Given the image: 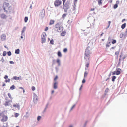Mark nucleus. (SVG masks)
Listing matches in <instances>:
<instances>
[{
    "mask_svg": "<svg viewBox=\"0 0 127 127\" xmlns=\"http://www.w3.org/2000/svg\"><path fill=\"white\" fill-rule=\"evenodd\" d=\"M89 63H87L86 65V67H87V68H88L89 67Z\"/></svg>",
    "mask_w": 127,
    "mask_h": 127,
    "instance_id": "obj_45",
    "label": "nucleus"
},
{
    "mask_svg": "<svg viewBox=\"0 0 127 127\" xmlns=\"http://www.w3.org/2000/svg\"><path fill=\"white\" fill-rule=\"evenodd\" d=\"M41 117L40 116H39L37 117V120L38 121H39L41 119Z\"/></svg>",
    "mask_w": 127,
    "mask_h": 127,
    "instance_id": "obj_38",
    "label": "nucleus"
},
{
    "mask_svg": "<svg viewBox=\"0 0 127 127\" xmlns=\"http://www.w3.org/2000/svg\"><path fill=\"white\" fill-rule=\"evenodd\" d=\"M58 82H55L54 84V89H57V88Z\"/></svg>",
    "mask_w": 127,
    "mask_h": 127,
    "instance_id": "obj_13",
    "label": "nucleus"
},
{
    "mask_svg": "<svg viewBox=\"0 0 127 127\" xmlns=\"http://www.w3.org/2000/svg\"><path fill=\"white\" fill-rule=\"evenodd\" d=\"M13 107H15V108H17L18 109L20 108V105L18 104H14L13 105Z\"/></svg>",
    "mask_w": 127,
    "mask_h": 127,
    "instance_id": "obj_11",
    "label": "nucleus"
},
{
    "mask_svg": "<svg viewBox=\"0 0 127 127\" xmlns=\"http://www.w3.org/2000/svg\"><path fill=\"white\" fill-rule=\"evenodd\" d=\"M64 28L63 26H60L57 29V31L59 32H61L63 30Z\"/></svg>",
    "mask_w": 127,
    "mask_h": 127,
    "instance_id": "obj_8",
    "label": "nucleus"
},
{
    "mask_svg": "<svg viewBox=\"0 0 127 127\" xmlns=\"http://www.w3.org/2000/svg\"><path fill=\"white\" fill-rule=\"evenodd\" d=\"M126 23H125L122 24L121 26V27L122 29H124L126 27Z\"/></svg>",
    "mask_w": 127,
    "mask_h": 127,
    "instance_id": "obj_19",
    "label": "nucleus"
},
{
    "mask_svg": "<svg viewBox=\"0 0 127 127\" xmlns=\"http://www.w3.org/2000/svg\"><path fill=\"white\" fill-rule=\"evenodd\" d=\"M6 86V84L4 83H3L2 85V86L4 87Z\"/></svg>",
    "mask_w": 127,
    "mask_h": 127,
    "instance_id": "obj_54",
    "label": "nucleus"
},
{
    "mask_svg": "<svg viewBox=\"0 0 127 127\" xmlns=\"http://www.w3.org/2000/svg\"><path fill=\"white\" fill-rule=\"evenodd\" d=\"M6 51H4L3 53V56H5L6 55Z\"/></svg>",
    "mask_w": 127,
    "mask_h": 127,
    "instance_id": "obj_40",
    "label": "nucleus"
},
{
    "mask_svg": "<svg viewBox=\"0 0 127 127\" xmlns=\"http://www.w3.org/2000/svg\"><path fill=\"white\" fill-rule=\"evenodd\" d=\"M95 10V8H91L90 9V11H94Z\"/></svg>",
    "mask_w": 127,
    "mask_h": 127,
    "instance_id": "obj_52",
    "label": "nucleus"
},
{
    "mask_svg": "<svg viewBox=\"0 0 127 127\" xmlns=\"http://www.w3.org/2000/svg\"><path fill=\"white\" fill-rule=\"evenodd\" d=\"M62 3V1L60 0H56L54 2V5L55 7H59Z\"/></svg>",
    "mask_w": 127,
    "mask_h": 127,
    "instance_id": "obj_4",
    "label": "nucleus"
},
{
    "mask_svg": "<svg viewBox=\"0 0 127 127\" xmlns=\"http://www.w3.org/2000/svg\"><path fill=\"white\" fill-rule=\"evenodd\" d=\"M8 95L10 98V99L11 100L13 98L11 96V94L10 93H9L8 94Z\"/></svg>",
    "mask_w": 127,
    "mask_h": 127,
    "instance_id": "obj_25",
    "label": "nucleus"
},
{
    "mask_svg": "<svg viewBox=\"0 0 127 127\" xmlns=\"http://www.w3.org/2000/svg\"><path fill=\"white\" fill-rule=\"evenodd\" d=\"M4 78L6 80L7 79H8V77L7 75H5V76Z\"/></svg>",
    "mask_w": 127,
    "mask_h": 127,
    "instance_id": "obj_48",
    "label": "nucleus"
},
{
    "mask_svg": "<svg viewBox=\"0 0 127 127\" xmlns=\"http://www.w3.org/2000/svg\"><path fill=\"white\" fill-rule=\"evenodd\" d=\"M32 91H34L35 90V87L32 86Z\"/></svg>",
    "mask_w": 127,
    "mask_h": 127,
    "instance_id": "obj_36",
    "label": "nucleus"
},
{
    "mask_svg": "<svg viewBox=\"0 0 127 127\" xmlns=\"http://www.w3.org/2000/svg\"><path fill=\"white\" fill-rule=\"evenodd\" d=\"M24 20L25 22H26L28 20V17H25Z\"/></svg>",
    "mask_w": 127,
    "mask_h": 127,
    "instance_id": "obj_26",
    "label": "nucleus"
},
{
    "mask_svg": "<svg viewBox=\"0 0 127 127\" xmlns=\"http://www.w3.org/2000/svg\"><path fill=\"white\" fill-rule=\"evenodd\" d=\"M125 33L126 34H127V28L126 29V31L125 32Z\"/></svg>",
    "mask_w": 127,
    "mask_h": 127,
    "instance_id": "obj_58",
    "label": "nucleus"
},
{
    "mask_svg": "<svg viewBox=\"0 0 127 127\" xmlns=\"http://www.w3.org/2000/svg\"><path fill=\"white\" fill-rule=\"evenodd\" d=\"M54 23V20H51L50 21V22L49 23V25H51Z\"/></svg>",
    "mask_w": 127,
    "mask_h": 127,
    "instance_id": "obj_14",
    "label": "nucleus"
},
{
    "mask_svg": "<svg viewBox=\"0 0 127 127\" xmlns=\"http://www.w3.org/2000/svg\"><path fill=\"white\" fill-rule=\"evenodd\" d=\"M111 45L110 42H109L108 43L106 44V47L107 48L110 46Z\"/></svg>",
    "mask_w": 127,
    "mask_h": 127,
    "instance_id": "obj_21",
    "label": "nucleus"
},
{
    "mask_svg": "<svg viewBox=\"0 0 127 127\" xmlns=\"http://www.w3.org/2000/svg\"><path fill=\"white\" fill-rule=\"evenodd\" d=\"M88 75V73L87 72H85L84 75V78L85 77H86Z\"/></svg>",
    "mask_w": 127,
    "mask_h": 127,
    "instance_id": "obj_31",
    "label": "nucleus"
},
{
    "mask_svg": "<svg viewBox=\"0 0 127 127\" xmlns=\"http://www.w3.org/2000/svg\"><path fill=\"white\" fill-rule=\"evenodd\" d=\"M112 43L113 44H114V43H116V41L115 40H112Z\"/></svg>",
    "mask_w": 127,
    "mask_h": 127,
    "instance_id": "obj_32",
    "label": "nucleus"
},
{
    "mask_svg": "<svg viewBox=\"0 0 127 127\" xmlns=\"http://www.w3.org/2000/svg\"><path fill=\"white\" fill-rule=\"evenodd\" d=\"M63 1V4L64 5V4L66 2V0H62Z\"/></svg>",
    "mask_w": 127,
    "mask_h": 127,
    "instance_id": "obj_47",
    "label": "nucleus"
},
{
    "mask_svg": "<svg viewBox=\"0 0 127 127\" xmlns=\"http://www.w3.org/2000/svg\"><path fill=\"white\" fill-rule=\"evenodd\" d=\"M11 80L9 78L8 79H6L5 80V82L7 83V82H9L10 81V80Z\"/></svg>",
    "mask_w": 127,
    "mask_h": 127,
    "instance_id": "obj_30",
    "label": "nucleus"
},
{
    "mask_svg": "<svg viewBox=\"0 0 127 127\" xmlns=\"http://www.w3.org/2000/svg\"><path fill=\"white\" fill-rule=\"evenodd\" d=\"M91 53V52H90L88 48L86 49L85 51L84 59H88L89 60L90 56V55Z\"/></svg>",
    "mask_w": 127,
    "mask_h": 127,
    "instance_id": "obj_3",
    "label": "nucleus"
},
{
    "mask_svg": "<svg viewBox=\"0 0 127 127\" xmlns=\"http://www.w3.org/2000/svg\"><path fill=\"white\" fill-rule=\"evenodd\" d=\"M121 55H120V58L119 59V62L118 63V64H117L118 67H119V66H120V62H121L120 57H121Z\"/></svg>",
    "mask_w": 127,
    "mask_h": 127,
    "instance_id": "obj_15",
    "label": "nucleus"
},
{
    "mask_svg": "<svg viewBox=\"0 0 127 127\" xmlns=\"http://www.w3.org/2000/svg\"><path fill=\"white\" fill-rule=\"evenodd\" d=\"M4 112L3 111L0 112V119L3 122H6L8 119L7 116L4 114Z\"/></svg>",
    "mask_w": 127,
    "mask_h": 127,
    "instance_id": "obj_1",
    "label": "nucleus"
},
{
    "mask_svg": "<svg viewBox=\"0 0 127 127\" xmlns=\"http://www.w3.org/2000/svg\"><path fill=\"white\" fill-rule=\"evenodd\" d=\"M111 23V22L110 21H108V23H109L108 27L110 25V24Z\"/></svg>",
    "mask_w": 127,
    "mask_h": 127,
    "instance_id": "obj_56",
    "label": "nucleus"
},
{
    "mask_svg": "<svg viewBox=\"0 0 127 127\" xmlns=\"http://www.w3.org/2000/svg\"><path fill=\"white\" fill-rule=\"evenodd\" d=\"M116 74L118 75L120 74L121 72V70L120 68L116 69Z\"/></svg>",
    "mask_w": 127,
    "mask_h": 127,
    "instance_id": "obj_7",
    "label": "nucleus"
},
{
    "mask_svg": "<svg viewBox=\"0 0 127 127\" xmlns=\"http://www.w3.org/2000/svg\"><path fill=\"white\" fill-rule=\"evenodd\" d=\"M54 92V90H52V93L53 94Z\"/></svg>",
    "mask_w": 127,
    "mask_h": 127,
    "instance_id": "obj_62",
    "label": "nucleus"
},
{
    "mask_svg": "<svg viewBox=\"0 0 127 127\" xmlns=\"http://www.w3.org/2000/svg\"><path fill=\"white\" fill-rule=\"evenodd\" d=\"M14 115H15V117H16L19 115V113H15V114H14Z\"/></svg>",
    "mask_w": 127,
    "mask_h": 127,
    "instance_id": "obj_34",
    "label": "nucleus"
},
{
    "mask_svg": "<svg viewBox=\"0 0 127 127\" xmlns=\"http://www.w3.org/2000/svg\"><path fill=\"white\" fill-rule=\"evenodd\" d=\"M107 0V1L109 0V1L108 2H110L111 3L112 2V0Z\"/></svg>",
    "mask_w": 127,
    "mask_h": 127,
    "instance_id": "obj_51",
    "label": "nucleus"
},
{
    "mask_svg": "<svg viewBox=\"0 0 127 127\" xmlns=\"http://www.w3.org/2000/svg\"><path fill=\"white\" fill-rule=\"evenodd\" d=\"M57 55L59 57H61L62 56V54L60 51H58V52Z\"/></svg>",
    "mask_w": 127,
    "mask_h": 127,
    "instance_id": "obj_18",
    "label": "nucleus"
},
{
    "mask_svg": "<svg viewBox=\"0 0 127 127\" xmlns=\"http://www.w3.org/2000/svg\"><path fill=\"white\" fill-rule=\"evenodd\" d=\"M69 8V6L68 3H64V5H63V8L65 12V10H67Z\"/></svg>",
    "mask_w": 127,
    "mask_h": 127,
    "instance_id": "obj_6",
    "label": "nucleus"
},
{
    "mask_svg": "<svg viewBox=\"0 0 127 127\" xmlns=\"http://www.w3.org/2000/svg\"><path fill=\"white\" fill-rule=\"evenodd\" d=\"M60 26V24L59 23H58L56 24L55 25V28H56L57 29V28H58Z\"/></svg>",
    "mask_w": 127,
    "mask_h": 127,
    "instance_id": "obj_17",
    "label": "nucleus"
},
{
    "mask_svg": "<svg viewBox=\"0 0 127 127\" xmlns=\"http://www.w3.org/2000/svg\"><path fill=\"white\" fill-rule=\"evenodd\" d=\"M58 78V76H57V75H56L55 76V77L54 78V81H56L57 79Z\"/></svg>",
    "mask_w": 127,
    "mask_h": 127,
    "instance_id": "obj_41",
    "label": "nucleus"
},
{
    "mask_svg": "<svg viewBox=\"0 0 127 127\" xmlns=\"http://www.w3.org/2000/svg\"><path fill=\"white\" fill-rule=\"evenodd\" d=\"M125 19H123L122 21V22H124V21H125Z\"/></svg>",
    "mask_w": 127,
    "mask_h": 127,
    "instance_id": "obj_57",
    "label": "nucleus"
},
{
    "mask_svg": "<svg viewBox=\"0 0 127 127\" xmlns=\"http://www.w3.org/2000/svg\"><path fill=\"white\" fill-rule=\"evenodd\" d=\"M33 101L35 103H36L38 101V96L37 95H35L34 96Z\"/></svg>",
    "mask_w": 127,
    "mask_h": 127,
    "instance_id": "obj_10",
    "label": "nucleus"
},
{
    "mask_svg": "<svg viewBox=\"0 0 127 127\" xmlns=\"http://www.w3.org/2000/svg\"><path fill=\"white\" fill-rule=\"evenodd\" d=\"M75 106V105H74L72 106V107H71V110H72L73 108H74Z\"/></svg>",
    "mask_w": 127,
    "mask_h": 127,
    "instance_id": "obj_53",
    "label": "nucleus"
},
{
    "mask_svg": "<svg viewBox=\"0 0 127 127\" xmlns=\"http://www.w3.org/2000/svg\"><path fill=\"white\" fill-rule=\"evenodd\" d=\"M26 29V27H24L23 28V30L22 31V33H23L24 32V31H25Z\"/></svg>",
    "mask_w": 127,
    "mask_h": 127,
    "instance_id": "obj_33",
    "label": "nucleus"
},
{
    "mask_svg": "<svg viewBox=\"0 0 127 127\" xmlns=\"http://www.w3.org/2000/svg\"><path fill=\"white\" fill-rule=\"evenodd\" d=\"M115 46L112 47L111 48V49H114L115 48Z\"/></svg>",
    "mask_w": 127,
    "mask_h": 127,
    "instance_id": "obj_55",
    "label": "nucleus"
},
{
    "mask_svg": "<svg viewBox=\"0 0 127 127\" xmlns=\"http://www.w3.org/2000/svg\"><path fill=\"white\" fill-rule=\"evenodd\" d=\"M66 33V32L65 31H63L62 32L61 35L62 36H64L65 35Z\"/></svg>",
    "mask_w": 127,
    "mask_h": 127,
    "instance_id": "obj_16",
    "label": "nucleus"
},
{
    "mask_svg": "<svg viewBox=\"0 0 127 127\" xmlns=\"http://www.w3.org/2000/svg\"><path fill=\"white\" fill-rule=\"evenodd\" d=\"M2 127H7L6 126H3Z\"/></svg>",
    "mask_w": 127,
    "mask_h": 127,
    "instance_id": "obj_64",
    "label": "nucleus"
},
{
    "mask_svg": "<svg viewBox=\"0 0 127 127\" xmlns=\"http://www.w3.org/2000/svg\"><path fill=\"white\" fill-rule=\"evenodd\" d=\"M15 87L14 86V85H13L12 86H11L10 88V89L11 90H13L14 89Z\"/></svg>",
    "mask_w": 127,
    "mask_h": 127,
    "instance_id": "obj_27",
    "label": "nucleus"
},
{
    "mask_svg": "<svg viewBox=\"0 0 127 127\" xmlns=\"http://www.w3.org/2000/svg\"><path fill=\"white\" fill-rule=\"evenodd\" d=\"M67 14H63L62 16V18L63 19H64L65 17H66Z\"/></svg>",
    "mask_w": 127,
    "mask_h": 127,
    "instance_id": "obj_23",
    "label": "nucleus"
},
{
    "mask_svg": "<svg viewBox=\"0 0 127 127\" xmlns=\"http://www.w3.org/2000/svg\"><path fill=\"white\" fill-rule=\"evenodd\" d=\"M122 36H121V35H120V37L121 38L122 36H123V34H122L121 35Z\"/></svg>",
    "mask_w": 127,
    "mask_h": 127,
    "instance_id": "obj_60",
    "label": "nucleus"
},
{
    "mask_svg": "<svg viewBox=\"0 0 127 127\" xmlns=\"http://www.w3.org/2000/svg\"><path fill=\"white\" fill-rule=\"evenodd\" d=\"M15 53L17 54H19V49L16 50L15 51Z\"/></svg>",
    "mask_w": 127,
    "mask_h": 127,
    "instance_id": "obj_22",
    "label": "nucleus"
},
{
    "mask_svg": "<svg viewBox=\"0 0 127 127\" xmlns=\"http://www.w3.org/2000/svg\"><path fill=\"white\" fill-rule=\"evenodd\" d=\"M57 62L58 63L59 65H60V60L59 59H58L57 60Z\"/></svg>",
    "mask_w": 127,
    "mask_h": 127,
    "instance_id": "obj_29",
    "label": "nucleus"
},
{
    "mask_svg": "<svg viewBox=\"0 0 127 127\" xmlns=\"http://www.w3.org/2000/svg\"><path fill=\"white\" fill-rule=\"evenodd\" d=\"M109 79V78H106V81H107Z\"/></svg>",
    "mask_w": 127,
    "mask_h": 127,
    "instance_id": "obj_63",
    "label": "nucleus"
},
{
    "mask_svg": "<svg viewBox=\"0 0 127 127\" xmlns=\"http://www.w3.org/2000/svg\"><path fill=\"white\" fill-rule=\"evenodd\" d=\"M119 52L118 51H116L115 53V54L117 55V57L119 54Z\"/></svg>",
    "mask_w": 127,
    "mask_h": 127,
    "instance_id": "obj_28",
    "label": "nucleus"
},
{
    "mask_svg": "<svg viewBox=\"0 0 127 127\" xmlns=\"http://www.w3.org/2000/svg\"><path fill=\"white\" fill-rule=\"evenodd\" d=\"M116 77L115 76H114L112 77V81L113 82H114L115 81V80L116 79Z\"/></svg>",
    "mask_w": 127,
    "mask_h": 127,
    "instance_id": "obj_24",
    "label": "nucleus"
},
{
    "mask_svg": "<svg viewBox=\"0 0 127 127\" xmlns=\"http://www.w3.org/2000/svg\"><path fill=\"white\" fill-rule=\"evenodd\" d=\"M54 41L53 40H52L50 41V42L52 44H54Z\"/></svg>",
    "mask_w": 127,
    "mask_h": 127,
    "instance_id": "obj_42",
    "label": "nucleus"
},
{
    "mask_svg": "<svg viewBox=\"0 0 127 127\" xmlns=\"http://www.w3.org/2000/svg\"><path fill=\"white\" fill-rule=\"evenodd\" d=\"M102 0H98V2L99 5H101L102 4Z\"/></svg>",
    "mask_w": 127,
    "mask_h": 127,
    "instance_id": "obj_20",
    "label": "nucleus"
},
{
    "mask_svg": "<svg viewBox=\"0 0 127 127\" xmlns=\"http://www.w3.org/2000/svg\"><path fill=\"white\" fill-rule=\"evenodd\" d=\"M63 51L64 52H66L67 51V49L66 48H65L63 50Z\"/></svg>",
    "mask_w": 127,
    "mask_h": 127,
    "instance_id": "obj_44",
    "label": "nucleus"
},
{
    "mask_svg": "<svg viewBox=\"0 0 127 127\" xmlns=\"http://www.w3.org/2000/svg\"><path fill=\"white\" fill-rule=\"evenodd\" d=\"M126 57V56H124L123 57V59H125Z\"/></svg>",
    "mask_w": 127,
    "mask_h": 127,
    "instance_id": "obj_61",
    "label": "nucleus"
},
{
    "mask_svg": "<svg viewBox=\"0 0 127 127\" xmlns=\"http://www.w3.org/2000/svg\"><path fill=\"white\" fill-rule=\"evenodd\" d=\"M19 88L22 89H23V93H24V92H25V91L23 88L22 87H19Z\"/></svg>",
    "mask_w": 127,
    "mask_h": 127,
    "instance_id": "obj_43",
    "label": "nucleus"
},
{
    "mask_svg": "<svg viewBox=\"0 0 127 127\" xmlns=\"http://www.w3.org/2000/svg\"><path fill=\"white\" fill-rule=\"evenodd\" d=\"M48 30V27H46L45 29V31H47Z\"/></svg>",
    "mask_w": 127,
    "mask_h": 127,
    "instance_id": "obj_46",
    "label": "nucleus"
},
{
    "mask_svg": "<svg viewBox=\"0 0 127 127\" xmlns=\"http://www.w3.org/2000/svg\"><path fill=\"white\" fill-rule=\"evenodd\" d=\"M117 7H118L117 4H116L114 5L113 8L114 9H116V8H117Z\"/></svg>",
    "mask_w": 127,
    "mask_h": 127,
    "instance_id": "obj_35",
    "label": "nucleus"
},
{
    "mask_svg": "<svg viewBox=\"0 0 127 127\" xmlns=\"http://www.w3.org/2000/svg\"><path fill=\"white\" fill-rule=\"evenodd\" d=\"M85 79H84L82 81V83H85Z\"/></svg>",
    "mask_w": 127,
    "mask_h": 127,
    "instance_id": "obj_50",
    "label": "nucleus"
},
{
    "mask_svg": "<svg viewBox=\"0 0 127 127\" xmlns=\"http://www.w3.org/2000/svg\"><path fill=\"white\" fill-rule=\"evenodd\" d=\"M119 3V1H116V4H118Z\"/></svg>",
    "mask_w": 127,
    "mask_h": 127,
    "instance_id": "obj_59",
    "label": "nucleus"
},
{
    "mask_svg": "<svg viewBox=\"0 0 127 127\" xmlns=\"http://www.w3.org/2000/svg\"><path fill=\"white\" fill-rule=\"evenodd\" d=\"M12 102V101L11 100L9 101H5V102L4 103V105L5 106H9L10 104V102Z\"/></svg>",
    "mask_w": 127,
    "mask_h": 127,
    "instance_id": "obj_9",
    "label": "nucleus"
},
{
    "mask_svg": "<svg viewBox=\"0 0 127 127\" xmlns=\"http://www.w3.org/2000/svg\"><path fill=\"white\" fill-rule=\"evenodd\" d=\"M116 74V71H114L112 72V74L113 75H114Z\"/></svg>",
    "mask_w": 127,
    "mask_h": 127,
    "instance_id": "obj_49",
    "label": "nucleus"
},
{
    "mask_svg": "<svg viewBox=\"0 0 127 127\" xmlns=\"http://www.w3.org/2000/svg\"><path fill=\"white\" fill-rule=\"evenodd\" d=\"M13 79H14L15 80H18L19 79V77H17L15 76L13 77Z\"/></svg>",
    "mask_w": 127,
    "mask_h": 127,
    "instance_id": "obj_39",
    "label": "nucleus"
},
{
    "mask_svg": "<svg viewBox=\"0 0 127 127\" xmlns=\"http://www.w3.org/2000/svg\"><path fill=\"white\" fill-rule=\"evenodd\" d=\"M46 37V33L45 32H43L41 35V37L42 40V43H43L45 42Z\"/></svg>",
    "mask_w": 127,
    "mask_h": 127,
    "instance_id": "obj_5",
    "label": "nucleus"
},
{
    "mask_svg": "<svg viewBox=\"0 0 127 127\" xmlns=\"http://www.w3.org/2000/svg\"><path fill=\"white\" fill-rule=\"evenodd\" d=\"M8 55L9 56H10L11 55V51H9L8 52H7Z\"/></svg>",
    "mask_w": 127,
    "mask_h": 127,
    "instance_id": "obj_37",
    "label": "nucleus"
},
{
    "mask_svg": "<svg viewBox=\"0 0 127 127\" xmlns=\"http://www.w3.org/2000/svg\"><path fill=\"white\" fill-rule=\"evenodd\" d=\"M1 17L2 18L6 19L7 17V16L5 14H2L1 15Z\"/></svg>",
    "mask_w": 127,
    "mask_h": 127,
    "instance_id": "obj_12",
    "label": "nucleus"
},
{
    "mask_svg": "<svg viewBox=\"0 0 127 127\" xmlns=\"http://www.w3.org/2000/svg\"><path fill=\"white\" fill-rule=\"evenodd\" d=\"M3 8L6 12L10 11L11 10V7L9 3H5L3 4Z\"/></svg>",
    "mask_w": 127,
    "mask_h": 127,
    "instance_id": "obj_2",
    "label": "nucleus"
}]
</instances>
